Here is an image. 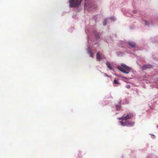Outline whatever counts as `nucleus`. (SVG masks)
Returning a JSON list of instances; mask_svg holds the SVG:
<instances>
[{"instance_id": "f257e3e1", "label": "nucleus", "mask_w": 158, "mask_h": 158, "mask_svg": "<svg viewBox=\"0 0 158 158\" xmlns=\"http://www.w3.org/2000/svg\"><path fill=\"white\" fill-rule=\"evenodd\" d=\"M135 116V114L133 113L130 112L128 113L126 115H123L121 118H119L118 119L122 120V121L120 122L122 126L131 127L134 125L135 122L127 121L126 120L128 119H132Z\"/></svg>"}, {"instance_id": "f03ea898", "label": "nucleus", "mask_w": 158, "mask_h": 158, "mask_svg": "<svg viewBox=\"0 0 158 158\" xmlns=\"http://www.w3.org/2000/svg\"><path fill=\"white\" fill-rule=\"evenodd\" d=\"M121 65V66H118L117 68L123 73L128 74L131 71V68L125 64H122Z\"/></svg>"}, {"instance_id": "7ed1b4c3", "label": "nucleus", "mask_w": 158, "mask_h": 158, "mask_svg": "<svg viewBox=\"0 0 158 158\" xmlns=\"http://www.w3.org/2000/svg\"><path fill=\"white\" fill-rule=\"evenodd\" d=\"M81 0H69V6L74 7L78 6L81 3Z\"/></svg>"}, {"instance_id": "20e7f679", "label": "nucleus", "mask_w": 158, "mask_h": 158, "mask_svg": "<svg viewBox=\"0 0 158 158\" xmlns=\"http://www.w3.org/2000/svg\"><path fill=\"white\" fill-rule=\"evenodd\" d=\"M85 31L86 34H87V32H89V34H92L97 40H98L100 38L99 34L95 30L92 29V31H89L86 28Z\"/></svg>"}, {"instance_id": "39448f33", "label": "nucleus", "mask_w": 158, "mask_h": 158, "mask_svg": "<svg viewBox=\"0 0 158 158\" xmlns=\"http://www.w3.org/2000/svg\"><path fill=\"white\" fill-rule=\"evenodd\" d=\"M97 6L95 5H93L92 4H89L88 5H87L86 3H85V7L87 8L89 11H92L94 9H95Z\"/></svg>"}, {"instance_id": "423d86ee", "label": "nucleus", "mask_w": 158, "mask_h": 158, "mask_svg": "<svg viewBox=\"0 0 158 158\" xmlns=\"http://www.w3.org/2000/svg\"><path fill=\"white\" fill-rule=\"evenodd\" d=\"M104 55L100 52H98L96 53V59L98 61H100L103 59H105Z\"/></svg>"}, {"instance_id": "0eeeda50", "label": "nucleus", "mask_w": 158, "mask_h": 158, "mask_svg": "<svg viewBox=\"0 0 158 158\" xmlns=\"http://www.w3.org/2000/svg\"><path fill=\"white\" fill-rule=\"evenodd\" d=\"M87 51L89 55L90 56L93 58L94 57L93 54H94V53L93 52L92 47L89 44H88Z\"/></svg>"}, {"instance_id": "6e6552de", "label": "nucleus", "mask_w": 158, "mask_h": 158, "mask_svg": "<svg viewBox=\"0 0 158 158\" xmlns=\"http://www.w3.org/2000/svg\"><path fill=\"white\" fill-rule=\"evenodd\" d=\"M127 43L124 42L123 41L120 40L118 43V45L119 47L123 48H126Z\"/></svg>"}, {"instance_id": "1a4fd4ad", "label": "nucleus", "mask_w": 158, "mask_h": 158, "mask_svg": "<svg viewBox=\"0 0 158 158\" xmlns=\"http://www.w3.org/2000/svg\"><path fill=\"white\" fill-rule=\"evenodd\" d=\"M152 67V65L149 64H147L143 65L142 69L143 70H145L147 69L151 68Z\"/></svg>"}, {"instance_id": "9d476101", "label": "nucleus", "mask_w": 158, "mask_h": 158, "mask_svg": "<svg viewBox=\"0 0 158 158\" xmlns=\"http://www.w3.org/2000/svg\"><path fill=\"white\" fill-rule=\"evenodd\" d=\"M127 44L131 48H134L136 46L135 43L133 41H129L127 43Z\"/></svg>"}, {"instance_id": "9b49d317", "label": "nucleus", "mask_w": 158, "mask_h": 158, "mask_svg": "<svg viewBox=\"0 0 158 158\" xmlns=\"http://www.w3.org/2000/svg\"><path fill=\"white\" fill-rule=\"evenodd\" d=\"M106 64L107 65V67L111 70H113V68L111 66L110 63L108 61L106 62Z\"/></svg>"}, {"instance_id": "f8f14e48", "label": "nucleus", "mask_w": 158, "mask_h": 158, "mask_svg": "<svg viewBox=\"0 0 158 158\" xmlns=\"http://www.w3.org/2000/svg\"><path fill=\"white\" fill-rule=\"evenodd\" d=\"M117 55L118 56H122L125 55L123 52H118L116 53Z\"/></svg>"}, {"instance_id": "ddd939ff", "label": "nucleus", "mask_w": 158, "mask_h": 158, "mask_svg": "<svg viewBox=\"0 0 158 158\" xmlns=\"http://www.w3.org/2000/svg\"><path fill=\"white\" fill-rule=\"evenodd\" d=\"M96 16H95L94 17L92 18V19L90 20V22H93L94 23H96ZM90 25L91 27L92 26V25L91 24V22H90Z\"/></svg>"}, {"instance_id": "4468645a", "label": "nucleus", "mask_w": 158, "mask_h": 158, "mask_svg": "<svg viewBox=\"0 0 158 158\" xmlns=\"http://www.w3.org/2000/svg\"><path fill=\"white\" fill-rule=\"evenodd\" d=\"M113 84L114 85L116 84H119V83L118 80V79H114L113 82Z\"/></svg>"}, {"instance_id": "2eb2a0df", "label": "nucleus", "mask_w": 158, "mask_h": 158, "mask_svg": "<svg viewBox=\"0 0 158 158\" xmlns=\"http://www.w3.org/2000/svg\"><path fill=\"white\" fill-rule=\"evenodd\" d=\"M108 20H109V19L108 18V19H105L104 20V21L103 22V24L104 26L106 25L107 24V21Z\"/></svg>"}, {"instance_id": "dca6fc26", "label": "nucleus", "mask_w": 158, "mask_h": 158, "mask_svg": "<svg viewBox=\"0 0 158 158\" xmlns=\"http://www.w3.org/2000/svg\"><path fill=\"white\" fill-rule=\"evenodd\" d=\"M128 103V102L126 99H125L123 100V102H122L123 104H127Z\"/></svg>"}, {"instance_id": "f3484780", "label": "nucleus", "mask_w": 158, "mask_h": 158, "mask_svg": "<svg viewBox=\"0 0 158 158\" xmlns=\"http://www.w3.org/2000/svg\"><path fill=\"white\" fill-rule=\"evenodd\" d=\"M115 107L117 110H119L120 109V106L119 105H116L115 106Z\"/></svg>"}, {"instance_id": "a211bd4d", "label": "nucleus", "mask_w": 158, "mask_h": 158, "mask_svg": "<svg viewBox=\"0 0 158 158\" xmlns=\"http://www.w3.org/2000/svg\"><path fill=\"white\" fill-rule=\"evenodd\" d=\"M142 23H144L145 25L147 26H149V24L145 20H143L142 21Z\"/></svg>"}, {"instance_id": "6ab92c4d", "label": "nucleus", "mask_w": 158, "mask_h": 158, "mask_svg": "<svg viewBox=\"0 0 158 158\" xmlns=\"http://www.w3.org/2000/svg\"><path fill=\"white\" fill-rule=\"evenodd\" d=\"M108 19H110L111 20H113V21H115L116 20V19L114 17H111Z\"/></svg>"}, {"instance_id": "aec40b11", "label": "nucleus", "mask_w": 158, "mask_h": 158, "mask_svg": "<svg viewBox=\"0 0 158 158\" xmlns=\"http://www.w3.org/2000/svg\"><path fill=\"white\" fill-rule=\"evenodd\" d=\"M125 87L127 89H129L131 87V86L129 85H126Z\"/></svg>"}, {"instance_id": "412c9836", "label": "nucleus", "mask_w": 158, "mask_h": 158, "mask_svg": "<svg viewBox=\"0 0 158 158\" xmlns=\"http://www.w3.org/2000/svg\"><path fill=\"white\" fill-rule=\"evenodd\" d=\"M132 12L134 13H136L137 12V11L136 10H133L132 11Z\"/></svg>"}, {"instance_id": "4be33fe9", "label": "nucleus", "mask_w": 158, "mask_h": 158, "mask_svg": "<svg viewBox=\"0 0 158 158\" xmlns=\"http://www.w3.org/2000/svg\"><path fill=\"white\" fill-rule=\"evenodd\" d=\"M104 75L106 77H110V76H109L107 75L106 73H104Z\"/></svg>"}, {"instance_id": "5701e85b", "label": "nucleus", "mask_w": 158, "mask_h": 158, "mask_svg": "<svg viewBox=\"0 0 158 158\" xmlns=\"http://www.w3.org/2000/svg\"><path fill=\"white\" fill-rule=\"evenodd\" d=\"M121 77L122 78H123L126 79H127V78L125 77Z\"/></svg>"}, {"instance_id": "b1692460", "label": "nucleus", "mask_w": 158, "mask_h": 158, "mask_svg": "<svg viewBox=\"0 0 158 158\" xmlns=\"http://www.w3.org/2000/svg\"><path fill=\"white\" fill-rule=\"evenodd\" d=\"M87 37H88V42H89V36H88V35H87Z\"/></svg>"}, {"instance_id": "393cba45", "label": "nucleus", "mask_w": 158, "mask_h": 158, "mask_svg": "<svg viewBox=\"0 0 158 158\" xmlns=\"http://www.w3.org/2000/svg\"><path fill=\"white\" fill-rule=\"evenodd\" d=\"M121 101H120L119 102V104H121Z\"/></svg>"}, {"instance_id": "a878e982", "label": "nucleus", "mask_w": 158, "mask_h": 158, "mask_svg": "<svg viewBox=\"0 0 158 158\" xmlns=\"http://www.w3.org/2000/svg\"><path fill=\"white\" fill-rule=\"evenodd\" d=\"M94 44H96V43H94Z\"/></svg>"}, {"instance_id": "bb28decb", "label": "nucleus", "mask_w": 158, "mask_h": 158, "mask_svg": "<svg viewBox=\"0 0 158 158\" xmlns=\"http://www.w3.org/2000/svg\"><path fill=\"white\" fill-rule=\"evenodd\" d=\"M127 52V53H130L129 52Z\"/></svg>"}, {"instance_id": "cd10ccee", "label": "nucleus", "mask_w": 158, "mask_h": 158, "mask_svg": "<svg viewBox=\"0 0 158 158\" xmlns=\"http://www.w3.org/2000/svg\"><path fill=\"white\" fill-rule=\"evenodd\" d=\"M157 128H158V125H157Z\"/></svg>"}, {"instance_id": "c85d7f7f", "label": "nucleus", "mask_w": 158, "mask_h": 158, "mask_svg": "<svg viewBox=\"0 0 158 158\" xmlns=\"http://www.w3.org/2000/svg\"><path fill=\"white\" fill-rule=\"evenodd\" d=\"M85 0V1H87V0Z\"/></svg>"}]
</instances>
